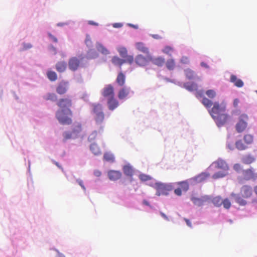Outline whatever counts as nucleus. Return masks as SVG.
<instances>
[{
  "instance_id": "1",
  "label": "nucleus",
  "mask_w": 257,
  "mask_h": 257,
  "mask_svg": "<svg viewBox=\"0 0 257 257\" xmlns=\"http://www.w3.org/2000/svg\"><path fill=\"white\" fill-rule=\"evenodd\" d=\"M230 196L238 205L245 206L248 203V200L253 196V189L249 185H243L240 188L239 194L232 192Z\"/></svg>"
},
{
  "instance_id": "2",
  "label": "nucleus",
  "mask_w": 257,
  "mask_h": 257,
  "mask_svg": "<svg viewBox=\"0 0 257 257\" xmlns=\"http://www.w3.org/2000/svg\"><path fill=\"white\" fill-rule=\"evenodd\" d=\"M202 103L206 108H210L212 105H213L209 111L211 116L225 112L226 106L224 103L219 104L218 102H215L213 103L211 100L206 97L203 98Z\"/></svg>"
},
{
  "instance_id": "3",
  "label": "nucleus",
  "mask_w": 257,
  "mask_h": 257,
  "mask_svg": "<svg viewBox=\"0 0 257 257\" xmlns=\"http://www.w3.org/2000/svg\"><path fill=\"white\" fill-rule=\"evenodd\" d=\"M73 116L72 111L70 108L66 110H58L56 113V117L62 124H71L72 122L71 117Z\"/></svg>"
},
{
  "instance_id": "4",
  "label": "nucleus",
  "mask_w": 257,
  "mask_h": 257,
  "mask_svg": "<svg viewBox=\"0 0 257 257\" xmlns=\"http://www.w3.org/2000/svg\"><path fill=\"white\" fill-rule=\"evenodd\" d=\"M91 113L95 123L98 125L101 124L105 118L103 107L100 103H93L91 105Z\"/></svg>"
},
{
  "instance_id": "5",
  "label": "nucleus",
  "mask_w": 257,
  "mask_h": 257,
  "mask_svg": "<svg viewBox=\"0 0 257 257\" xmlns=\"http://www.w3.org/2000/svg\"><path fill=\"white\" fill-rule=\"evenodd\" d=\"M212 165H214L215 168L222 170L221 171L216 172L212 175V178L214 179L223 178L228 174L227 171L229 168L226 162L224 160L218 159L213 162Z\"/></svg>"
},
{
  "instance_id": "6",
  "label": "nucleus",
  "mask_w": 257,
  "mask_h": 257,
  "mask_svg": "<svg viewBox=\"0 0 257 257\" xmlns=\"http://www.w3.org/2000/svg\"><path fill=\"white\" fill-rule=\"evenodd\" d=\"M253 136L251 134L244 135L243 140H239L235 142V147L239 151L245 150L247 148V146L251 145L253 142Z\"/></svg>"
},
{
  "instance_id": "7",
  "label": "nucleus",
  "mask_w": 257,
  "mask_h": 257,
  "mask_svg": "<svg viewBox=\"0 0 257 257\" xmlns=\"http://www.w3.org/2000/svg\"><path fill=\"white\" fill-rule=\"evenodd\" d=\"M248 116L246 114H241L238 121L235 124V130L238 133H241L245 131L247 126Z\"/></svg>"
},
{
  "instance_id": "8",
  "label": "nucleus",
  "mask_w": 257,
  "mask_h": 257,
  "mask_svg": "<svg viewBox=\"0 0 257 257\" xmlns=\"http://www.w3.org/2000/svg\"><path fill=\"white\" fill-rule=\"evenodd\" d=\"M155 188L157 191L156 195L157 196L161 195H166L168 194V192L171 190L170 185L161 183H156Z\"/></svg>"
},
{
  "instance_id": "9",
  "label": "nucleus",
  "mask_w": 257,
  "mask_h": 257,
  "mask_svg": "<svg viewBox=\"0 0 257 257\" xmlns=\"http://www.w3.org/2000/svg\"><path fill=\"white\" fill-rule=\"evenodd\" d=\"M242 176L245 181H254L257 179V172L252 167L243 170Z\"/></svg>"
},
{
  "instance_id": "10",
  "label": "nucleus",
  "mask_w": 257,
  "mask_h": 257,
  "mask_svg": "<svg viewBox=\"0 0 257 257\" xmlns=\"http://www.w3.org/2000/svg\"><path fill=\"white\" fill-rule=\"evenodd\" d=\"M212 117L215 121L218 127H221V126H223V125H224L226 123L229 116L225 112H223V113H220L219 114L215 115L214 116H212Z\"/></svg>"
},
{
  "instance_id": "11",
  "label": "nucleus",
  "mask_w": 257,
  "mask_h": 257,
  "mask_svg": "<svg viewBox=\"0 0 257 257\" xmlns=\"http://www.w3.org/2000/svg\"><path fill=\"white\" fill-rule=\"evenodd\" d=\"M57 105L60 110H66L72 106V100L70 97L60 98L57 102Z\"/></svg>"
},
{
  "instance_id": "12",
  "label": "nucleus",
  "mask_w": 257,
  "mask_h": 257,
  "mask_svg": "<svg viewBox=\"0 0 257 257\" xmlns=\"http://www.w3.org/2000/svg\"><path fill=\"white\" fill-rule=\"evenodd\" d=\"M82 59L83 58L78 59L75 57L71 58L68 62L69 69L73 71L77 70L80 65L81 60H82Z\"/></svg>"
},
{
  "instance_id": "13",
  "label": "nucleus",
  "mask_w": 257,
  "mask_h": 257,
  "mask_svg": "<svg viewBox=\"0 0 257 257\" xmlns=\"http://www.w3.org/2000/svg\"><path fill=\"white\" fill-rule=\"evenodd\" d=\"M135 61L136 64L140 67L145 66L150 62L149 55L147 57H145L141 54L138 55L135 58Z\"/></svg>"
},
{
  "instance_id": "14",
  "label": "nucleus",
  "mask_w": 257,
  "mask_h": 257,
  "mask_svg": "<svg viewBox=\"0 0 257 257\" xmlns=\"http://www.w3.org/2000/svg\"><path fill=\"white\" fill-rule=\"evenodd\" d=\"M68 89V82L63 81L58 84L56 88V92L60 95L64 94L67 92Z\"/></svg>"
},
{
  "instance_id": "15",
  "label": "nucleus",
  "mask_w": 257,
  "mask_h": 257,
  "mask_svg": "<svg viewBox=\"0 0 257 257\" xmlns=\"http://www.w3.org/2000/svg\"><path fill=\"white\" fill-rule=\"evenodd\" d=\"M102 95L104 97L108 98L114 96V88L113 86L110 84L106 86L102 90Z\"/></svg>"
},
{
  "instance_id": "16",
  "label": "nucleus",
  "mask_w": 257,
  "mask_h": 257,
  "mask_svg": "<svg viewBox=\"0 0 257 257\" xmlns=\"http://www.w3.org/2000/svg\"><path fill=\"white\" fill-rule=\"evenodd\" d=\"M150 62L158 67H162L165 63V59L162 57H153L149 55Z\"/></svg>"
},
{
  "instance_id": "17",
  "label": "nucleus",
  "mask_w": 257,
  "mask_h": 257,
  "mask_svg": "<svg viewBox=\"0 0 257 257\" xmlns=\"http://www.w3.org/2000/svg\"><path fill=\"white\" fill-rule=\"evenodd\" d=\"M131 92V88L127 87H123L120 89L118 92L117 96L119 99L126 98Z\"/></svg>"
},
{
  "instance_id": "18",
  "label": "nucleus",
  "mask_w": 257,
  "mask_h": 257,
  "mask_svg": "<svg viewBox=\"0 0 257 257\" xmlns=\"http://www.w3.org/2000/svg\"><path fill=\"white\" fill-rule=\"evenodd\" d=\"M121 173L119 171L110 170L108 172V176L110 180L115 181L121 177Z\"/></svg>"
},
{
  "instance_id": "19",
  "label": "nucleus",
  "mask_w": 257,
  "mask_h": 257,
  "mask_svg": "<svg viewBox=\"0 0 257 257\" xmlns=\"http://www.w3.org/2000/svg\"><path fill=\"white\" fill-rule=\"evenodd\" d=\"M108 108L110 110H113L119 105L118 101L114 98V96L108 98L107 100Z\"/></svg>"
},
{
  "instance_id": "20",
  "label": "nucleus",
  "mask_w": 257,
  "mask_h": 257,
  "mask_svg": "<svg viewBox=\"0 0 257 257\" xmlns=\"http://www.w3.org/2000/svg\"><path fill=\"white\" fill-rule=\"evenodd\" d=\"M136 47L137 49L144 54H149V48L146 46V45L142 42H137L136 43Z\"/></svg>"
},
{
  "instance_id": "21",
  "label": "nucleus",
  "mask_w": 257,
  "mask_h": 257,
  "mask_svg": "<svg viewBox=\"0 0 257 257\" xmlns=\"http://www.w3.org/2000/svg\"><path fill=\"white\" fill-rule=\"evenodd\" d=\"M255 160V158L251 154H248L243 156L241 158V162L246 165L250 164L253 163Z\"/></svg>"
},
{
  "instance_id": "22",
  "label": "nucleus",
  "mask_w": 257,
  "mask_h": 257,
  "mask_svg": "<svg viewBox=\"0 0 257 257\" xmlns=\"http://www.w3.org/2000/svg\"><path fill=\"white\" fill-rule=\"evenodd\" d=\"M230 81L237 87H242L244 84L241 79L237 78L235 75L233 74L230 76Z\"/></svg>"
},
{
  "instance_id": "23",
  "label": "nucleus",
  "mask_w": 257,
  "mask_h": 257,
  "mask_svg": "<svg viewBox=\"0 0 257 257\" xmlns=\"http://www.w3.org/2000/svg\"><path fill=\"white\" fill-rule=\"evenodd\" d=\"M125 82V75L122 72H119L116 77V82L119 86H122L124 85Z\"/></svg>"
},
{
  "instance_id": "24",
  "label": "nucleus",
  "mask_w": 257,
  "mask_h": 257,
  "mask_svg": "<svg viewBox=\"0 0 257 257\" xmlns=\"http://www.w3.org/2000/svg\"><path fill=\"white\" fill-rule=\"evenodd\" d=\"M67 63L64 61L58 62L56 65V69L58 72L62 73L65 71Z\"/></svg>"
},
{
  "instance_id": "25",
  "label": "nucleus",
  "mask_w": 257,
  "mask_h": 257,
  "mask_svg": "<svg viewBox=\"0 0 257 257\" xmlns=\"http://www.w3.org/2000/svg\"><path fill=\"white\" fill-rule=\"evenodd\" d=\"M96 47L97 51L103 55H107L109 53V51L100 43H96Z\"/></svg>"
},
{
  "instance_id": "26",
  "label": "nucleus",
  "mask_w": 257,
  "mask_h": 257,
  "mask_svg": "<svg viewBox=\"0 0 257 257\" xmlns=\"http://www.w3.org/2000/svg\"><path fill=\"white\" fill-rule=\"evenodd\" d=\"M209 176V174L206 173H202L196 176L194 180L197 182H201L205 180Z\"/></svg>"
},
{
  "instance_id": "27",
  "label": "nucleus",
  "mask_w": 257,
  "mask_h": 257,
  "mask_svg": "<svg viewBox=\"0 0 257 257\" xmlns=\"http://www.w3.org/2000/svg\"><path fill=\"white\" fill-rule=\"evenodd\" d=\"M124 174L128 176H132L134 174V170L133 168L129 165H125L123 168Z\"/></svg>"
},
{
  "instance_id": "28",
  "label": "nucleus",
  "mask_w": 257,
  "mask_h": 257,
  "mask_svg": "<svg viewBox=\"0 0 257 257\" xmlns=\"http://www.w3.org/2000/svg\"><path fill=\"white\" fill-rule=\"evenodd\" d=\"M112 62L115 65H118L121 68V65L124 63L123 59H121L118 57H113L112 58Z\"/></svg>"
},
{
  "instance_id": "29",
  "label": "nucleus",
  "mask_w": 257,
  "mask_h": 257,
  "mask_svg": "<svg viewBox=\"0 0 257 257\" xmlns=\"http://www.w3.org/2000/svg\"><path fill=\"white\" fill-rule=\"evenodd\" d=\"M175 62L173 59H168L166 63L167 69L170 70H173L175 67Z\"/></svg>"
},
{
  "instance_id": "30",
  "label": "nucleus",
  "mask_w": 257,
  "mask_h": 257,
  "mask_svg": "<svg viewBox=\"0 0 257 257\" xmlns=\"http://www.w3.org/2000/svg\"><path fill=\"white\" fill-rule=\"evenodd\" d=\"M90 150L95 155H98L101 154L100 150L96 144H92L90 146Z\"/></svg>"
},
{
  "instance_id": "31",
  "label": "nucleus",
  "mask_w": 257,
  "mask_h": 257,
  "mask_svg": "<svg viewBox=\"0 0 257 257\" xmlns=\"http://www.w3.org/2000/svg\"><path fill=\"white\" fill-rule=\"evenodd\" d=\"M46 100H51L55 101L57 99V95L54 93H49L47 94L44 97Z\"/></svg>"
},
{
  "instance_id": "32",
  "label": "nucleus",
  "mask_w": 257,
  "mask_h": 257,
  "mask_svg": "<svg viewBox=\"0 0 257 257\" xmlns=\"http://www.w3.org/2000/svg\"><path fill=\"white\" fill-rule=\"evenodd\" d=\"M48 79L51 81H55L57 79V74L52 71H49L47 73Z\"/></svg>"
},
{
  "instance_id": "33",
  "label": "nucleus",
  "mask_w": 257,
  "mask_h": 257,
  "mask_svg": "<svg viewBox=\"0 0 257 257\" xmlns=\"http://www.w3.org/2000/svg\"><path fill=\"white\" fill-rule=\"evenodd\" d=\"M178 185L180 186L179 188L184 191H186L189 189V184L187 181H181L178 183Z\"/></svg>"
},
{
  "instance_id": "34",
  "label": "nucleus",
  "mask_w": 257,
  "mask_h": 257,
  "mask_svg": "<svg viewBox=\"0 0 257 257\" xmlns=\"http://www.w3.org/2000/svg\"><path fill=\"white\" fill-rule=\"evenodd\" d=\"M185 88L189 91L196 90L197 88V86L194 83H188L184 85Z\"/></svg>"
},
{
  "instance_id": "35",
  "label": "nucleus",
  "mask_w": 257,
  "mask_h": 257,
  "mask_svg": "<svg viewBox=\"0 0 257 257\" xmlns=\"http://www.w3.org/2000/svg\"><path fill=\"white\" fill-rule=\"evenodd\" d=\"M212 201L213 204L217 207L220 206L222 204V199L219 196L213 198Z\"/></svg>"
},
{
  "instance_id": "36",
  "label": "nucleus",
  "mask_w": 257,
  "mask_h": 257,
  "mask_svg": "<svg viewBox=\"0 0 257 257\" xmlns=\"http://www.w3.org/2000/svg\"><path fill=\"white\" fill-rule=\"evenodd\" d=\"M185 74L186 76L189 79H193L195 76V72L190 69H187L185 70Z\"/></svg>"
},
{
  "instance_id": "37",
  "label": "nucleus",
  "mask_w": 257,
  "mask_h": 257,
  "mask_svg": "<svg viewBox=\"0 0 257 257\" xmlns=\"http://www.w3.org/2000/svg\"><path fill=\"white\" fill-rule=\"evenodd\" d=\"M103 158L105 160L108 162H113L114 160L113 155L108 153L104 154Z\"/></svg>"
},
{
  "instance_id": "38",
  "label": "nucleus",
  "mask_w": 257,
  "mask_h": 257,
  "mask_svg": "<svg viewBox=\"0 0 257 257\" xmlns=\"http://www.w3.org/2000/svg\"><path fill=\"white\" fill-rule=\"evenodd\" d=\"M118 52H119L121 57L124 58L126 56H127V50L124 47H120L118 49Z\"/></svg>"
},
{
  "instance_id": "39",
  "label": "nucleus",
  "mask_w": 257,
  "mask_h": 257,
  "mask_svg": "<svg viewBox=\"0 0 257 257\" xmlns=\"http://www.w3.org/2000/svg\"><path fill=\"white\" fill-rule=\"evenodd\" d=\"M173 48L169 46H165L162 50V52L164 53L169 55L170 56L171 55V53L173 52Z\"/></svg>"
},
{
  "instance_id": "40",
  "label": "nucleus",
  "mask_w": 257,
  "mask_h": 257,
  "mask_svg": "<svg viewBox=\"0 0 257 257\" xmlns=\"http://www.w3.org/2000/svg\"><path fill=\"white\" fill-rule=\"evenodd\" d=\"M82 130L81 125L80 123L77 124L73 126L72 129V133L73 134H78L80 133Z\"/></svg>"
},
{
  "instance_id": "41",
  "label": "nucleus",
  "mask_w": 257,
  "mask_h": 257,
  "mask_svg": "<svg viewBox=\"0 0 257 257\" xmlns=\"http://www.w3.org/2000/svg\"><path fill=\"white\" fill-rule=\"evenodd\" d=\"M205 93L209 98L211 99L214 98L216 95L215 91L212 89H209L207 90Z\"/></svg>"
},
{
  "instance_id": "42",
  "label": "nucleus",
  "mask_w": 257,
  "mask_h": 257,
  "mask_svg": "<svg viewBox=\"0 0 257 257\" xmlns=\"http://www.w3.org/2000/svg\"><path fill=\"white\" fill-rule=\"evenodd\" d=\"M124 63H128L130 64H132L134 61V57L132 55H127L124 57Z\"/></svg>"
},
{
  "instance_id": "43",
  "label": "nucleus",
  "mask_w": 257,
  "mask_h": 257,
  "mask_svg": "<svg viewBox=\"0 0 257 257\" xmlns=\"http://www.w3.org/2000/svg\"><path fill=\"white\" fill-rule=\"evenodd\" d=\"M223 207L226 209H228L231 206V203L228 199L226 198L224 200H222V204Z\"/></svg>"
},
{
  "instance_id": "44",
  "label": "nucleus",
  "mask_w": 257,
  "mask_h": 257,
  "mask_svg": "<svg viewBox=\"0 0 257 257\" xmlns=\"http://www.w3.org/2000/svg\"><path fill=\"white\" fill-rule=\"evenodd\" d=\"M193 202L198 206H201L203 204V201L199 198H193L192 199Z\"/></svg>"
},
{
  "instance_id": "45",
  "label": "nucleus",
  "mask_w": 257,
  "mask_h": 257,
  "mask_svg": "<svg viewBox=\"0 0 257 257\" xmlns=\"http://www.w3.org/2000/svg\"><path fill=\"white\" fill-rule=\"evenodd\" d=\"M98 133L97 131H94L89 136L88 140L90 141H92L94 140H95L96 138V137L97 136Z\"/></svg>"
},
{
  "instance_id": "46",
  "label": "nucleus",
  "mask_w": 257,
  "mask_h": 257,
  "mask_svg": "<svg viewBox=\"0 0 257 257\" xmlns=\"http://www.w3.org/2000/svg\"><path fill=\"white\" fill-rule=\"evenodd\" d=\"M139 178L141 180L143 181H146L150 180L151 178L150 176L145 175V174H141L139 176Z\"/></svg>"
},
{
  "instance_id": "47",
  "label": "nucleus",
  "mask_w": 257,
  "mask_h": 257,
  "mask_svg": "<svg viewBox=\"0 0 257 257\" xmlns=\"http://www.w3.org/2000/svg\"><path fill=\"white\" fill-rule=\"evenodd\" d=\"M85 44L88 47H91L92 46V42L91 40L90 37L87 36L85 40Z\"/></svg>"
},
{
  "instance_id": "48",
  "label": "nucleus",
  "mask_w": 257,
  "mask_h": 257,
  "mask_svg": "<svg viewBox=\"0 0 257 257\" xmlns=\"http://www.w3.org/2000/svg\"><path fill=\"white\" fill-rule=\"evenodd\" d=\"M180 62L182 64H187L189 63V59L186 56H183L180 59Z\"/></svg>"
},
{
  "instance_id": "49",
  "label": "nucleus",
  "mask_w": 257,
  "mask_h": 257,
  "mask_svg": "<svg viewBox=\"0 0 257 257\" xmlns=\"http://www.w3.org/2000/svg\"><path fill=\"white\" fill-rule=\"evenodd\" d=\"M63 136L64 137V141L70 139L72 137L71 134L69 132H65L64 133H63Z\"/></svg>"
},
{
  "instance_id": "50",
  "label": "nucleus",
  "mask_w": 257,
  "mask_h": 257,
  "mask_svg": "<svg viewBox=\"0 0 257 257\" xmlns=\"http://www.w3.org/2000/svg\"><path fill=\"white\" fill-rule=\"evenodd\" d=\"M233 169L236 172H239L242 170V166L239 164H235L233 167Z\"/></svg>"
},
{
  "instance_id": "51",
  "label": "nucleus",
  "mask_w": 257,
  "mask_h": 257,
  "mask_svg": "<svg viewBox=\"0 0 257 257\" xmlns=\"http://www.w3.org/2000/svg\"><path fill=\"white\" fill-rule=\"evenodd\" d=\"M174 193L177 196H181L182 195V190L179 188H176L174 190Z\"/></svg>"
},
{
  "instance_id": "52",
  "label": "nucleus",
  "mask_w": 257,
  "mask_h": 257,
  "mask_svg": "<svg viewBox=\"0 0 257 257\" xmlns=\"http://www.w3.org/2000/svg\"><path fill=\"white\" fill-rule=\"evenodd\" d=\"M48 36H49V38L52 40V41H53L54 42L57 43L58 42V40H57V38L56 37H55L54 36H53V35H52L51 34L49 33Z\"/></svg>"
},
{
  "instance_id": "53",
  "label": "nucleus",
  "mask_w": 257,
  "mask_h": 257,
  "mask_svg": "<svg viewBox=\"0 0 257 257\" xmlns=\"http://www.w3.org/2000/svg\"><path fill=\"white\" fill-rule=\"evenodd\" d=\"M77 181L78 183V184H79V185L82 187V188L84 190H85L86 188H85V186L84 185L83 181L81 180H77Z\"/></svg>"
},
{
  "instance_id": "54",
  "label": "nucleus",
  "mask_w": 257,
  "mask_h": 257,
  "mask_svg": "<svg viewBox=\"0 0 257 257\" xmlns=\"http://www.w3.org/2000/svg\"><path fill=\"white\" fill-rule=\"evenodd\" d=\"M90 53H94L95 54V56H97V54H96V53L95 52V50H90L88 52V55H89V58H93V57H91L90 55Z\"/></svg>"
},
{
  "instance_id": "55",
  "label": "nucleus",
  "mask_w": 257,
  "mask_h": 257,
  "mask_svg": "<svg viewBox=\"0 0 257 257\" xmlns=\"http://www.w3.org/2000/svg\"><path fill=\"white\" fill-rule=\"evenodd\" d=\"M239 102V100L237 98H235L233 101V105L234 107H236L238 106V104Z\"/></svg>"
},
{
  "instance_id": "56",
  "label": "nucleus",
  "mask_w": 257,
  "mask_h": 257,
  "mask_svg": "<svg viewBox=\"0 0 257 257\" xmlns=\"http://www.w3.org/2000/svg\"><path fill=\"white\" fill-rule=\"evenodd\" d=\"M94 174L95 175V176H97V177H99L101 176V173L100 171L99 170H95L94 171Z\"/></svg>"
},
{
  "instance_id": "57",
  "label": "nucleus",
  "mask_w": 257,
  "mask_h": 257,
  "mask_svg": "<svg viewBox=\"0 0 257 257\" xmlns=\"http://www.w3.org/2000/svg\"><path fill=\"white\" fill-rule=\"evenodd\" d=\"M184 220L185 221L186 224H187V225L190 227H192V224H191V222H190V221L187 219V218H184Z\"/></svg>"
},
{
  "instance_id": "58",
  "label": "nucleus",
  "mask_w": 257,
  "mask_h": 257,
  "mask_svg": "<svg viewBox=\"0 0 257 257\" xmlns=\"http://www.w3.org/2000/svg\"><path fill=\"white\" fill-rule=\"evenodd\" d=\"M113 26L114 28H120L122 26V25L121 23H114Z\"/></svg>"
},
{
  "instance_id": "59",
  "label": "nucleus",
  "mask_w": 257,
  "mask_h": 257,
  "mask_svg": "<svg viewBox=\"0 0 257 257\" xmlns=\"http://www.w3.org/2000/svg\"><path fill=\"white\" fill-rule=\"evenodd\" d=\"M200 65L203 67H204V68H209V66H208V65L207 64H206L205 62H202L200 63Z\"/></svg>"
},
{
  "instance_id": "60",
  "label": "nucleus",
  "mask_w": 257,
  "mask_h": 257,
  "mask_svg": "<svg viewBox=\"0 0 257 257\" xmlns=\"http://www.w3.org/2000/svg\"><path fill=\"white\" fill-rule=\"evenodd\" d=\"M161 215L166 220H169L168 217L163 212H160Z\"/></svg>"
},
{
  "instance_id": "61",
  "label": "nucleus",
  "mask_w": 257,
  "mask_h": 257,
  "mask_svg": "<svg viewBox=\"0 0 257 257\" xmlns=\"http://www.w3.org/2000/svg\"><path fill=\"white\" fill-rule=\"evenodd\" d=\"M128 25L130 27H132V28H133L134 29H137L139 28L138 25H133V24H128Z\"/></svg>"
},
{
  "instance_id": "62",
  "label": "nucleus",
  "mask_w": 257,
  "mask_h": 257,
  "mask_svg": "<svg viewBox=\"0 0 257 257\" xmlns=\"http://www.w3.org/2000/svg\"><path fill=\"white\" fill-rule=\"evenodd\" d=\"M88 24L91 25L98 26V24L92 21H89Z\"/></svg>"
},
{
  "instance_id": "63",
  "label": "nucleus",
  "mask_w": 257,
  "mask_h": 257,
  "mask_svg": "<svg viewBox=\"0 0 257 257\" xmlns=\"http://www.w3.org/2000/svg\"><path fill=\"white\" fill-rule=\"evenodd\" d=\"M198 96L202 97L203 96V92L202 91L198 92L197 93V96Z\"/></svg>"
},
{
  "instance_id": "64",
  "label": "nucleus",
  "mask_w": 257,
  "mask_h": 257,
  "mask_svg": "<svg viewBox=\"0 0 257 257\" xmlns=\"http://www.w3.org/2000/svg\"><path fill=\"white\" fill-rule=\"evenodd\" d=\"M254 191L255 193L257 195V186H255L254 187V189L253 190V191Z\"/></svg>"
}]
</instances>
